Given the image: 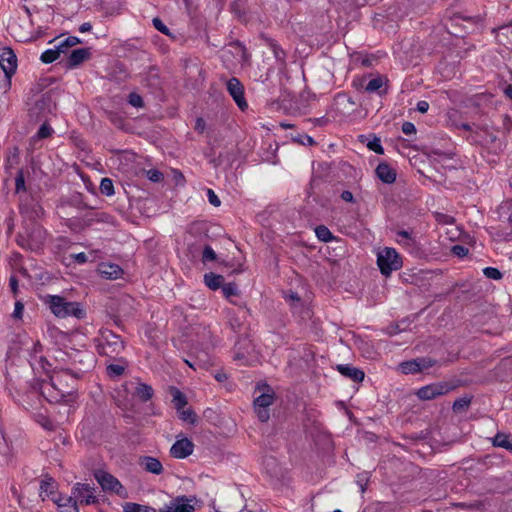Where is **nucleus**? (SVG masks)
Wrapping results in <instances>:
<instances>
[{"label": "nucleus", "mask_w": 512, "mask_h": 512, "mask_svg": "<svg viewBox=\"0 0 512 512\" xmlns=\"http://www.w3.org/2000/svg\"><path fill=\"white\" fill-rule=\"evenodd\" d=\"M67 377H70L74 380L78 377V374L72 373L68 369H64L54 372L49 381H42L41 383H37L41 398L43 397L51 403H57L64 399V397L71 392L63 386V381Z\"/></svg>", "instance_id": "obj_2"}, {"label": "nucleus", "mask_w": 512, "mask_h": 512, "mask_svg": "<svg viewBox=\"0 0 512 512\" xmlns=\"http://www.w3.org/2000/svg\"><path fill=\"white\" fill-rule=\"evenodd\" d=\"M146 176L150 181L155 183L162 181L164 177L163 173L157 169H149L146 171Z\"/></svg>", "instance_id": "obj_43"}, {"label": "nucleus", "mask_w": 512, "mask_h": 512, "mask_svg": "<svg viewBox=\"0 0 512 512\" xmlns=\"http://www.w3.org/2000/svg\"><path fill=\"white\" fill-rule=\"evenodd\" d=\"M47 236V230L38 222H22L16 243L24 250L38 253L43 250Z\"/></svg>", "instance_id": "obj_1"}, {"label": "nucleus", "mask_w": 512, "mask_h": 512, "mask_svg": "<svg viewBox=\"0 0 512 512\" xmlns=\"http://www.w3.org/2000/svg\"><path fill=\"white\" fill-rule=\"evenodd\" d=\"M194 128L196 130H198L199 132L204 133L208 129V125L203 118H198L196 120V124H195Z\"/></svg>", "instance_id": "obj_53"}, {"label": "nucleus", "mask_w": 512, "mask_h": 512, "mask_svg": "<svg viewBox=\"0 0 512 512\" xmlns=\"http://www.w3.org/2000/svg\"><path fill=\"white\" fill-rule=\"evenodd\" d=\"M23 310H24V305L22 302L20 301H17L15 303V308H14V312H13V317L15 318H21L22 317V313H23Z\"/></svg>", "instance_id": "obj_55"}, {"label": "nucleus", "mask_w": 512, "mask_h": 512, "mask_svg": "<svg viewBox=\"0 0 512 512\" xmlns=\"http://www.w3.org/2000/svg\"><path fill=\"white\" fill-rule=\"evenodd\" d=\"M74 259L77 263L83 264L87 261V256L84 252L78 253L74 255Z\"/></svg>", "instance_id": "obj_59"}, {"label": "nucleus", "mask_w": 512, "mask_h": 512, "mask_svg": "<svg viewBox=\"0 0 512 512\" xmlns=\"http://www.w3.org/2000/svg\"><path fill=\"white\" fill-rule=\"evenodd\" d=\"M207 196H208L209 202L213 206H215V207L220 206L221 201L212 189H207Z\"/></svg>", "instance_id": "obj_51"}, {"label": "nucleus", "mask_w": 512, "mask_h": 512, "mask_svg": "<svg viewBox=\"0 0 512 512\" xmlns=\"http://www.w3.org/2000/svg\"><path fill=\"white\" fill-rule=\"evenodd\" d=\"M452 251L455 255H457L459 257H463V256L467 255V253H468V249L461 245L453 246Z\"/></svg>", "instance_id": "obj_54"}, {"label": "nucleus", "mask_w": 512, "mask_h": 512, "mask_svg": "<svg viewBox=\"0 0 512 512\" xmlns=\"http://www.w3.org/2000/svg\"><path fill=\"white\" fill-rule=\"evenodd\" d=\"M505 94L512 100V85H508L505 88Z\"/></svg>", "instance_id": "obj_64"}, {"label": "nucleus", "mask_w": 512, "mask_h": 512, "mask_svg": "<svg viewBox=\"0 0 512 512\" xmlns=\"http://www.w3.org/2000/svg\"><path fill=\"white\" fill-rule=\"evenodd\" d=\"M169 393L172 396V402L175 409L180 412L181 409L187 404L185 395L176 387H169Z\"/></svg>", "instance_id": "obj_23"}, {"label": "nucleus", "mask_w": 512, "mask_h": 512, "mask_svg": "<svg viewBox=\"0 0 512 512\" xmlns=\"http://www.w3.org/2000/svg\"><path fill=\"white\" fill-rule=\"evenodd\" d=\"M53 501L60 509L59 512H79L77 500H75L73 495H59L57 498L53 499Z\"/></svg>", "instance_id": "obj_18"}, {"label": "nucleus", "mask_w": 512, "mask_h": 512, "mask_svg": "<svg viewBox=\"0 0 512 512\" xmlns=\"http://www.w3.org/2000/svg\"><path fill=\"white\" fill-rule=\"evenodd\" d=\"M98 270L101 276L106 279H118L123 274L122 268L112 263H102Z\"/></svg>", "instance_id": "obj_19"}, {"label": "nucleus", "mask_w": 512, "mask_h": 512, "mask_svg": "<svg viewBox=\"0 0 512 512\" xmlns=\"http://www.w3.org/2000/svg\"><path fill=\"white\" fill-rule=\"evenodd\" d=\"M9 286L13 292L14 295L18 292V280L15 276H11L9 279Z\"/></svg>", "instance_id": "obj_57"}, {"label": "nucleus", "mask_w": 512, "mask_h": 512, "mask_svg": "<svg viewBox=\"0 0 512 512\" xmlns=\"http://www.w3.org/2000/svg\"><path fill=\"white\" fill-rule=\"evenodd\" d=\"M271 48H272L275 58L281 62H284V59H285L284 51L275 43H271Z\"/></svg>", "instance_id": "obj_50"}, {"label": "nucleus", "mask_w": 512, "mask_h": 512, "mask_svg": "<svg viewBox=\"0 0 512 512\" xmlns=\"http://www.w3.org/2000/svg\"><path fill=\"white\" fill-rule=\"evenodd\" d=\"M429 109V103L427 101H419L417 103V110L420 112V113H426Z\"/></svg>", "instance_id": "obj_58"}, {"label": "nucleus", "mask_w": 512, "mask_h": 512, "mask_svg": "<svg viewBox=\"0 0 512 512\" xmlns=\"http://www.w3.org/2000/svg\"><path fill=\"white\" fill-rule=\"evenodd\" d=\"M96 342L98 354L110 359H116L124 350V341L121 337L108 329L100 331V336L96 339Z\"/></svg>", "instance_id": "obj_3"}, {"label": "nucleus", "mask_w": 512, "mask_h": 512, "mask_svg": "<svg viewBox=\"0 0 512 512\" xmlns=\"http://www.w3.org/2000/svg\"><path fill=\"white\" fill-rule=\"evenodd\" d=\"M100 192L105 196H112L114 194L113 181L110 178H103L100 183Z\"/></svg>", "instance_id": "obj_34"}, {"label": "nucleus", "mask_w": 512, "mask_h": 512, "mask_svg": "<svg viewBox=\"0 0 512 512\" xmlns=\"http://www.w3.org/2000/svg\"><path fill=\"white\" fill-rule=\"evenodd\" d=\"M136 396L143 402L150 400L153 396V389L150 385L139 383L135 390Z\"/></svg>", "instance_id": "obj_28"}, {"label": "nucleus", "mask_w": 512, "mask_h": 512, "mask_svg": "<svg viewBox=\"0 0 512 512\" xmlns=\"http://www.w3.org/2000/svg\"><path fill=\"white\" fill-rule=\"evenodd\" d=\"M19 160V150L17 147H14L10 150L9 155L7 157V167H12L14 164H17Z\"/></svg>", "instance_id": "obj_45"}, {"label": "nucleus", "mask_w": 512, "mask_h": 512, "mask_svg": "<svg viewBox=\"0 0 512 512\" xmlns=\"http://www.w3.org/2000/svg\"><path fill=\"white\" fill-rule=\"evenodd\" d=\"M376 174L381 181L391 184L396 180V172L386 163H381L376 168Z\"/></svg>", "instance_id": "obj_20"}, {"label": "nucleus", "mask_w": 512, "mask_h": 512, "mask_svg": "<svg viewBox=\"0 0 512 512\" xmlns=\"http://www.w3.org/2000/svg\"><path fill=\"white\" fill-rule=\"evenodd\" d=\"M226 89L240 110L244 111L248 108L244 97V87L237 78L229 79L226 82Z\"/></svg>", "instance_id": "obj_11"}, {"label": "nucleus", "mask_w": 512, "mask_h": 512, "mask_svg": "<svg viewBox=\"0 0 512 512\" xmlns=\"http://www.w3.org/2000/svg\"><path fill=\"white\" fill-rule=\"evenodd\" d=\"M19 213L22 222H38L45 216V210L39 200L31 195L20 197Z\"/></svg>", "instance_id": "obj_5"}, {"label": "nucleus", "mask_w": 512, "mask_h": 512, "mask_svg": "<svg viewBox=\"0 0 512 512\" xmlns=\"http://www.w3.org/2000/svg\"><path fill=\"white\" fill-rule=\"evenodd\" d=\"M274 397L270 393H263L254 400V407L269 408L273 404Z\"/></svg>", "instance_id": "obj_31"}, {"label": "nucleus", "mask_w": 512, "mask_h": 512, "mask_svg": "<svg viewBox=\"0 0 512 512\" xmlns=\"http://www.w3.org/2000/svg\"><path fill=\"white\" fill-rule=\"evenodd\" d=\"M124 512H157V510L145 505L128 502L123 506Z\"/></svg>", "instance_id": "obj_32"}, {"label": "nucleus", "mask_w": 512, "mask_h": 512, "mask_svg": "<svg viewBox=\"0 0 512 512\" xmlns=\"http://www.w3.org/2000/svg\"><path fill=\"white\" fill-rule=\"evenodd\" d=\"M338 371L353 380L354 382H361L364 379V372L350 365H338Z\"/></svg>", "instance_id": "obj_21"}, {"label": "nucleus", "mask_w": 512, "mask_h": 512, "mask_svg": "<svg viewBox=\"0 0 512 512\" xmlns=\"http://www.w3.org/2000/svg\"><path fill=\"white\" fill-rule=\"evenodd\" d=\"M56 486V481L51 476L45 475L40 482V495L43 493L47 495L53 494Z\"/></svg>", "instance_id": "obj_27"}, {"label": "nucleus", "mask_w": 512, "mask_h": 512, "mask_svg": "<svg viewBox=\"0 0 512 512\" xmlns=\"http://www.w3.org/2000/svg\"><path fill=\"white\" fill-rule=\"evenodd\" d=\"M191 416H192V411L191 410H186V411H181L180 412V417L183 420H185V421H188Z\"/></svg>", "instance_id": "obj_63"}, {"label": "nucleus", "mask_w": 512, "mask_h": 512, "mask_svg": "<svg viewBox=\"0 0 512 512\" xmlns=\"http://www.w3.org/2000/svg\"><path fill=\"white\" fill-rule=\"evenodd\" d=\"M153 26L155 29H157L159 32L171 36L170 30L168 27L162 22V20L158 17L153 18L152 20Z\"/></svg>", "instance_id": "obj_42"}, {"label": "nucleus", "mask_w": 512, "mask_h": 512, "mask_svg": "<svg viewBox=\"0 0 512 512\" xmlns=\"http://www.w3.org/2000/svg\"><path fill=\"white\" fill-rule=\"evenodd\" d=\"M188 501L185 496L176 497L157 512H192V506L188 504Z\"/></svg>", "instance_id": "obj_15"}, {"label": "nucleus", "mask_w": 512, "mask_h": 512, "mask_svg": "<svg viewBox=\"0 0 512 512\" xmlns=\"http://www.w3.org/2000/svg\"><path fill=\"white\" fill-rule=\"evenodd\" d=\"M254 408H255L257 417L261 422H266L269 419L270 414H269L268 408H262V407H254Z\"/></svg>", "instance_id": "obj_48"}, {"label": "nucleus", "mask_w": 512, "mask_h": 512, "mask_svg": "<svg viewBox=\"0 0 512 512\" xmlns=\"http://www.w3.org/2000/svg\"><path fill=\"white\" fill-rule=\"evenodd\" d=\"M0 67L8 78L15 73L17 58L12 49L7 47L0 49Z\"/></svg>", "instance_id": "obj_12"}, {"label": "nucleus", "mask_w": 512, "mask_h": 512, "mask_svg": "<svg viewBox=\"0 0 512 512\" xmlns=\"http://www.w3.org/2000/svg\"><path fill=\"white\" fill-rule=\"evenodd\" d=\"M316 236L323 242H329L332 239V233L326 226H318L315 229Z\"/></svg>", "instance_id": "obj_36"}, {"label": "nucleus", "mask_w": 512, "mask_h": 512, "mask_svg": "<svg viewBox=\"0 0 512 512\" xmlns=\"http://www.w3.org/2000/svg\"><path fill=\"white\" fill-rule=\"evenodd\" d=\"M91 29H92V25L89 22H85V23L81 24L80 27H79V31L81 33L88 32Z\"/></svg>", "instance_id": "obj_62"}, {"label": "nucleus", "mask_w": 512, "mask_h": 512, "mask_svg": "<svg viewBox=\"0 0 512 512\" xmlns=\"http://www.w3.org/2000/svg\"><path fill=\"white\" fill-rule=\"evenodd\" d=\"M216 258L217 255L215 251L210 246H206L202 253V261L206 263L208 261H214Z\"/></svg>", "instance_id": "obj_46"}, {"label": "nucleus", "mask_w": 512, "mask_h": 512, "mask_svg": "<svg viewBox=\"0 0 512 512\" xmlns=\"http://www.w3.org/2000/svg\"><path fill=\"white\" fill-rule=\"evenodd\" d=\"M484 275L493 280H500L502 278V273L494 267H486L483 269Z\"/></svg>", "instance_id": "obj_41"}, {"label": "nucleus", "mask_w": 512, "mask_h": 512, "mask_svg": "<svg viewBox=\"0 0 512 512\" xmlns=\"http://www.w3.org/2000/svg\"><path fill=\"white\" fill-rule=\"evenodd\" d=\"M52 132L53 129L47 123H43L37 133L32 137V141L48 138L51 136Z\"/></svg>", "instance_id": "obj_35"}, {"label": "nucleus", "mask_w": 512, "mask_h": 512, "mask_svg": "<svg viewBox=\"0 0 512 512\" xmlns=\"http://www.w3.org/2000/svg\"><path fill=\"white\" fill-rule=\"evenodd\" d=\"M81 40L76 36H69L65 38L64 40L60 41L57 45H55V49L58 51V53L61 54H67L68 50L76 46L77 44H80Z\"/></svg>", "instance_id": "obj_24"}, {"label": "nucleus", "mask_w": 512, "mask_h": 512, "mask_svg": "<svg viewBox=\"0 0 512 512\" xmlns=\"http://www.w3.org/2000/svg\"><path fill=\"white\" fill-rule=\"evenodd\" d=\"M234 359L243 365H251L258 361V356L250 340L243 339L236 343Z\"/></svg>", "instance_id": "obj_8"}, {"label": "nucleus", "mask_w": 512, "mask_h": 512, "mask_svg": "<svg viewBox=\"0 0 512 512\" xmlns=\"http://www.w3.org/2000/svg\"><path fill=\"white\" fill-rule=\"evenodd\" d=\"M396 240L399 244L408 245V246L412 244V238L407 231L398 232Z\"/></svg>", "instance_id": "obj_47"}, {"label": "nucleus", "mask_w": 512, "mask_h": 512, "mask_svg": "<svg viewBox=\"0 0 512 512\" xmlns=\"http://www.w3.org/2000/svg\"><path fill=\"white\" fill-rule=\"evenodd\" d=\"M377 264L383 275H390L392 271L402 266L401 259L393 248H384L377 255Z\"/></svg>", "instance_id": "obj_7"}, {"label": "nucleus", "mask_w": 512, "mask_h": 512, "mask_svg": "<svg viewBox=\"0 0 512 512\" xmlns=\"http://www.w3.org/2000/svg\"><path fill=\"white\" fill-rule=\"evenodd\" d=\"M118 361L120 363L109 364L106 367L107 375L110 378H117V377L121 376L124 373V371H125L126 365H125L124 359L120 358V359H118Z\"/></svg>", "instance_id": "obj_26"}, {"label": "nucleus", "mask_w": 512, "mask_h": 512, "mask_svg": "<svg viewBox=\"0 0 512 512\" xmlns=\"http://www.w3.org/2000/svg\"><path fill=\"white\" fill-rule=\"evenodd\" d=\"M402 132L406 135H412L416 133L415 125L411 122H404L402 125Z\"/></svg>", "instance_id": "obj_52"}, {"label": "nucleus", "mask_w": 512, "mask_h": 512, "mask_svg": "<svg viewBox=\"0 0 512 512\" xmlns=\"http://www.w3.org/2000/svg\"><path fill=\"white\" fill-rule=\"evenodd\" d=\"M21 191H26L25 178L22 169L18 171L17 176L15 178V192L20 193Z\"/></svg>", "instance_id": "obj_38"}, {"label": "nucleus", "mask_w": 512, "mask_h": 512, "mask_svg": "<svg viewBox=\"0 0 512 512\" xmlns=\"http://www.w3.org/2000/svg\"><path fill=\"white\" fill-rule=\"evenodd\" d=\"M42 345L39 343V342H36L33 344V348H32V354L31 355H36L38 356L37 354L38 353H41L42 352Z\"/></svg>", "instance_id": "obj_61"}, {"label": "nucleus", "mask_w": 512, "mask_h": 512, "mask_svg": "<svg viewBox=\"0 0 512 512\" xmlns=\"http://www.w3.org/2000/svg\"><path fill=\"white\" fill-rule=\"evenodd\" d=\"M469 404H470L469 398H466V397L459 398L454 402L453 410L454 411H463L468 408Z\"/></svg>", "instance_id": "obj_44"}, {"label": "nucleus", "mask_w": 512, "mask_h": 512, "mask_svg": "<svg viewBox=\"0 0 512 512\" xmlns=\"http://www.w3.org/2000/svg\"><path fill=\"white\" fill-rule=\"evenodd\" d=\"M222 292L227 299H230L232 296L238 295V288L234 283H228L222 286Z\"/></svg>", "instance_id": "obj_39"}, {"label": "nucleus", "mask_w": 512, "mask_h": 512, "mask_svg": "<svg viewBox=\"0 0 512 512\" xmlns=\"http://www.w3.org/2000/svg\"><path fill=\"white\" fill-rule=\"evenodd\" d=\"M170 454L174 458L183 459L192 454V442L187 438L178 439L171 447Z\"/></svg>", "instance_id": "obj_16"}, {"label": "nucleus", "mask_w": 512, "mask_h": 512, "mask_svg": "<svg viewBox=\"0 0 512 512\" xmlns=\"http://www.w3.org/2000/svg\"><path fill=\"white\" fill-rule=\"evenodd\" d=\"M59 57H60V54L58 53V51L55 48H53V49L45 50L41 54L40 60L45 64H50V63L56 61Z\"/></svg>", "instance_id": "obj_33"}, {"label": "nucleus", "mask_w": 512, "mask_h": 512, "mask_svg": "<svg viewBox=\"0 0 512 512\" xmlns=\"http://www.w3.org/2000/svg\"><path fill=\"white\" fill-rule=\"evenodd\" d=\"M11 395L14 401L27 411L36 409L41 404V394L37 384L15 389Z\"/></svg>", "instance_id": "obj_6"}, {"label": "nucleus", "mask_w": 512, "mask_h": 512, "mask_svg": "<svg viewBox=\"0 0 512 512\" xmlns=\"http://www.w3.org/2000/svg\"><path fill=\"white\" fill-rule=\"evenodd\" d=\"M47 303L52 313L57 317L74 316L78 319L85 317V310L79 302L67 301L64 297L58 295H50Z\"/></svg>", "instance_id": "obj_4"}, {"label": "nucleus", "mask_w": 512, "mask_h": 512, "mask_svg": "<svg viewBox=\"0 0 512 512\" xmlns=\"http://www.w3.org/2000/svg\"><path fill=\"white\" fill-rule=\"evenodd\" d=\"M367 147L377 154H383V147L380 144V140L375 138L367 144Z\"/></svg>", "instance_id": "obj_49"}, {"label": "nucleus", "mask_w": 512, "mask_h": 512, "mask_svg": "<svg viewBox=\"0 0 512 512\" xmlns=\"http://www.w3.org/2000/svg\"><path fill=\"white\" fill-rule=\"evenodd\" d=\"M435 363V360L423 357L402 362L399 364L398 369L403 374H414L433 367Z\"/></svg>", "instance_id": "obj_10"}, {"label": "nucleus", "mask_w": 512, "mask_h": 512, "mask_svg": "<svg viewBox=\"0 0 512 512\" xmlns=\"http://www.w3.org/2000/svg\"><path fill=\"white\" fill-rule=\"evenodd\" d=\"M383 83L384 81L381 77L373 78L367 83L365 90L370 93L376 92L383 86Z\"/></svg>", "instance_id": "obj_37"}, {"label": "nucleus", "mask_w": 512, "mask_h": 512, "mask_svg": "<svg viewBox=\"0 0 512 512\" xmlns=\"http://www.w3.org/2000/svg\"><path fill=\"white\" fill-rule=\"evenodd\" d=\"M95 477L103 490L119 493L120 489H122V485L118 479L109 473L100 471L95 474Z\"/></svg>", "instance_id": "obj_14"}, {"label": "nucleus", "mask_w": 512, "mask_h": 512, "mask_svg": "<svg viewBox=\"0 0 512 512\" xmlns=\"http://www.w3.org/2000/svg\"><path fill=\"white\" fill-rule=\"evenodd\" d=\"M30 365L33 370H35V371L42 370L43 372H46V373L49 372V369L51 367V364L47 361V359L41 355L40 356L31 355Z\"/></svg>", "instance_id": "obj_25"}, {"label": "nucleus", "mask_w": 512, "mask_h": 512, "mask_svg": "<svg viewBox=\"0 0 512 512\" xmlns=\"http://www.w3.org/2000/svg\"><path fill=\"white\" fill-rule=\"evenodd\" d=\"M142 464L144 465L145 470L150 473L159 475L163 471V466L157 458L150 456L144 457Z\"/></svg>", "instance_id": "obj_22"}, {"label": "nucleus", "mask_w": 512, "mask_h": 512, "mask_svg": "<svg viewBox=\"0 0 512 512\" xmlns=\"http://www.w3.org/2000/svg\"><path fill=\"white\" fill-rule=\"evenodd\" d=\"M493 445L497 447L505 448L512 452V441L510 440V436L504 433H498L493 438Z\"/></svg>", "instance_id": "obj_30"}, {"label": "nucleus", "mask_w": 512, "mask_h": 512, "mask_svg": "<svg viewBox=\"0 0 512 512\" xmlns=\"http://www.w3.org/2000/svg\"><path fill=\"white\" fill-rule=\"evenodd\" d=\"M451 389L452 386L446 382L432 383L418 389L416 395L421 400H432L447 394Z\"/></svg>", "instance_id": "obj_9"}, {"label": "nucleus", "mask_w": 512, "mask_h": 512, "mask_svg": "<svg viewBox=\"0 0 512 512\" xmlns=\"http://www.w3.org/2000/svg\"><path fill=\"white\" fill-rule=\"evenodd\" d=\"M297 141H298L300 144H302V145L312 146V145H314V144H315V140H314L312 137L308 136V135H304V136H302V137H301V138H299Z\"/></svg>", "instance_id": "obj_56"}, {"label": "nucleus", "mask_w": 512, "mask_h": 512, "mask_svg": "<svg viewBox=\"0 0 512 512\" xmlns=\"http://www.w3.org/2000/svg\"><path fill=\"white\" fill-rule=\"evenodd\" d=\"M341 198L342 200H344L345 202H352L353 201V194L350 192V191H343L341 193Z\"/></svg>", "instance_id": "obj_60"}, {"label": "nucleus", "mask_w": 512, "mask_h": 512, "mask_svg": "<svg viewBox=\"0 0 512 512\" xmlns=\"http://www.w3.org/2000/svg\"><path fill=\"white\" fill-rule=\"evenodd\" d=\"M128 103L136 108H141L144 106L142 97L138 93H135V92H132L129 94Z\"/></svg>", "instance_id": "obj_40"}, {"label": "nucleus", "mask_w": 512, "mask_h": 512, "mask_svg": "<svg viewBox=\"0 0 512 512\" xmlns=\"http://www.w3.org/2000/svg\"><path fill=\"white\" fill-rule=\"evenodd\" d=\"M93 491L94 488L89 484L76 483L72 489V495L75 500L79 499L81 504L90 505L97 502Z\"/></svg>", "instance_id": "obj_13"}, {"label": "nucleus", "mask_w": 512, "mask_h": 512, "mask_svg": "<svg viewBox=\"0 0 512 512\" xmlns=\"http://www.w3.org/2000/svg\"><path fill=\"white\" fill-rule=\"evenodd\" d=\"M91 56L89 48H79L73 50L67 60L68 68H75L82 64L85 60H88Z\"/></svg>", "instance_id": "obj_17"}, {"label": "nucleus", "mask_w": 512, "mask_h": 512, "mask_svg": "<svg viewBox=\"0 0 512 512\" xmlns=\"http://www.w3.org/2000/svg\"><path fill=\"white\" fill-rule=\"evenodd\" d=\"M204 282L210 289L217 290L222 286L223 277L214 273H207L204 275Z\"/></svg>", "instance_id": "obj_29"}]
</instances>
